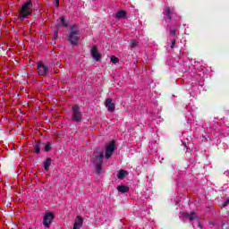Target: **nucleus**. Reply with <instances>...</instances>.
I'll use <instances>...</instances> for the list:
<instances>
[{
  "instance_id": "obj_1",
  "label": "nucleus",
  "mask_w": 229,
  "mask_h": 229,
  "mask_svg": "<svg viewBox=\"0 0 229 229\" xmlns=\"http://www.w3.org/2000/svg\"><path fill=\"white\" fill-rule=\"evenodd\" d=\"M33 8V2L31 0L27 1L24 4L21 5L19 13H20V21H24V19H28L30 15H31Z\"/></svg>"
},
{
  "instance_id": "obj_2",
  "label": "nucleus",
  "mask_w": 229,
  "mask_h": 229,
  "mask_svg": "<svg viewBox=\"0 0 229 229\" xmlns=\"http://www.w3.org/2000/svg\"><path fill=\"white\" fill-rule=\"evenodd\" d=\"M68 42L72 44V46H78L80 42V29L77 25H72L70 29L68 35Z\"/></svg>"
},
{
  "instance_id": "obj_3",
  "label": "nucleus",
  "mask_w": 229,
  "mask_h": 229,
  "mask_svg": "<svg viewBox=\"0 0 229 229\" xmlns=\"http://www.w3.org/2000/svg\"><path fill=\"white\" fill-rule=\"evenodd\" d=\"M72 123H81L83 121V113L80 106L74 105L72 106V113L70 116Z\"/></svg>"
},
{
  "instance_id": "obj_4",
  "label": "nucleus",
  "mask_w": 229,
  "mask_h": 229,
  "mask_svg": "<svg viewBox=\"0 0 229 229\" xmlns=\"http://www.w3.org/2000/svg\"><path fill=\"white\" fill-rule=\"evenodd\" d=\"M38 76H49V67L44 64L43 62L38 63Z\"/></svg>"
},
{
  "instance_id": "obj_5",
  "label": "nucleus",
  "mask_w": 229,
  "mask_h": 229,
  "mask_svg": "<svg viewBox=\"0 0 229 229\" xmlns=\"http://www.w3.org/2000/svg\"><path fill=\"white\" fill-rule=\"evenodd\" d=\"M103 158H105V151L100 150V151H95L93 153L92 157V162L93 164H103Z\"/></svg>"
},
{
  "instance_id": "obj_6",
  "label": "nucleus",
  "mask_w": 229,
  "mask_h": 229,
  "mask_svg": "<svg viewBox=\"0 0 229 229\" xmlns=\"http://www.w3.org/2000/svg\"><path fill=\"white\" fill-rule=\"evenodd\" d=\"M42 148H44V151L49 152L51 150V143L48 142L46 145H44V143H42V142H37L34 147L35 153L37 155H38V153H40V149H42Z\"/></svg>"
},
{
  "instance_id": "obj_7",
  "label": "nucleus",
  "mask_w": 229,
  "mask_h": 229,
  "mask_svg": "<svg viewBox=\"0 0 229 229\" xmlns=\"http://www.w3.org/2000/svg\"><path fill=\"white\" fill-rule=\"evenodd\" d=\"M55 219V215L51 212H47L43 217V225L46 228H49L51 226V223Z\"/></svg>"
},
{
  "instance_id": "obj_8",
  "label": "nucleus",
  "mask_w": 229,
  "mask_h": 229,
  "mask_svg": "<svg viewBox=\"0 0 229 229\" xmlns=\"http://www.w3.org/2000/svg\"><path fill=\"white\" fill-rule=\"evenodd\" d=\"M115 151V141H111L106 148V158L108 160Z\"/></svg>"
},
{
  "instance_id": "obj_9",
  "label": "nucleus",
  "mask_w": 229,
  "mask_h": 229,
  "mask_svg": "<svg viewBox=\"0 0 229 229\" xmlns=\"http://www.w3.org/2000/svg\"><path fill=\"white\" fill-rule=\"evenodd\" d=\"M165 19H168V21H171L173 19V15H174V7H170L169 5H166L163 12Z\"/></svg>"
},
{
  "instance_id": "obj_10",
  "label": "nucleus",
  "mask_w": 229,
  "mask_h": 229,
  "mask_svg": "<svg viewBox=\"0 0 229 229\" xmlns=\"http://www.w3.org/2000/svg\"><path fill=\"white\" fill-rule=\"evenodd\" d=\"M90 52H91V56L94 60H96L97 62H99V60H101V54H99V51L98 50V47L93 46Z\"/></svg>"
},
{
  "instance_id": "obj_11",
  "label": "nucleus",
  "mask_w": 229,
  "mask_h": 229,
  "mask_svg": "<svg viewBox=\"0 0 229 229\" xmlns=\"http://www.w3.org/2000/svg\"><path fill=\"white\" fill-rule=\"evenodd\" d=\"M83 226V219L81 218V216H78L75 218V223L73 225V229H80Z\"/></svg>"
},
{
  "instance_id": "obj_12",
  "label": "nucleus",
  "mask_w": 229,
  "mask_h": 229,
  "mask_svg": "<svg viewBox=\"0 0 229 229\" xmlns=\"http://www.w3.org/2000/svg\"><path fill=\"white\" fill-rule=\"evenodd\" d=\"M106 106L108 112H114L115 110V104L112 103V98H107L106 100Z\"/></svg>"
},
{
  "instance_id": "obj_13",
  "label": "nucleus",
  "mask_w": 229,
  "mask_h": 229,
  "mask_svg": "<svg viewBox=\"0 0 229 229\" xmlns=\"http://www.w3.org/2000/svg\"><path fill=\"white\" fill-rule=\"evenodd\" d=\"M183 217H185V219H189L190 221H194V219H196V213H184Z\"/></svg>"
},
{
  "instance_id": "obj_14",
  "label": "nucleus",
  "mask_w": 229,
  "mask_h": 229,
  "mask_svg": "<svg viewBox=\"0 0 229 229\" xmlns=\"http://www.w3.org/2000/svg\"><path fill=\"white\" fill-rule=\"evenodd\" d=\"M128 172H126L125 170H120L117 174V178L119 180H124V178L127 176Z\"/></svg>"
},
{
  "instance_id": "obj_15",
  "label": "nucleus",
  "mask_w": 229,
  "mask_h": 229,
  "mask_svg": "<svg viewBox=\"0 0 229 229\" xmlns=\"http://www.w3.org/2000/svg\"><path fill=\"white\" fill-rule=\"evenodd\" d=\"M118 192H122V194H124L125 192H128L130 191V188L128 186L120 185L117 187Z\"/></svg>"
},
{
  "instance_id": "obj_16",
  "label": "nucleus",
  "mask_w": 229,
  "mask_h": 229,
  "mask_svg": "<svg viewBox=\"0 0 229 229\" xmlns=\"http://www.w3.org/2000/svg\"><path fill=\"white\" fill-rule=\"evenodd\" d=\"M51 162H53L51 157L47 158V160L44 162L45 171H49V167H51Z\"/></svg>"
},
{
  "instance_id": "obj_17",
  "label": "nucleus",
  "mask_w": 229,
  "mask_h": 229,
  "mask_svg": "<svg viewBox=\"0 0 229 229\" xmlns=\"http://www.w3.org/2000/svg\"><path fill=\"white\" fill-rule=\"evenodd\" d=\"M123 17H126V11H119L116 13V19H123Z\"/></svg>"
},
{
  "instance_id": "obj_18",
  "label": "nucleus",
  "mask_w": 229,
  "mask_h": 229,
  "mask_svg": "<svg viewBox=\"0 0 229 229\" xmlns=\"http://www.w3.org/2000/svg\"><path fill=\"white\" fill-rule=\"evenodd\" d=\"M137 46H139V41H137V39L131 40V49H135V47H137Z\"/></svg>"
},
{
  "instance_id": "obj_19",
  "label": "nucleus",
  "mask_w": 229,
  "mask_h": 229,
  "mask_svg": "<svg viewBox=\"0 0 229 229\" xmlns=\"http://www.w3.org/2000/svg\"><path fill=\"white\" fill-rule=\"evenodd\" d=\"M95 165H96V171H97V173H98V174H101L103 163L95 164Z\"/></svg>"
},
{
  "instance_id": "obj_20",
  "label": "nucleus",
  "mask_w": 229,
  "mask_h": 229,
  "mask_svg": "<svg viewBox=\"0 0 229 229\" xmlns=\"http://www.w3.org/2000/svg\"><path fill=\"white\" fill-rule=\"evenodd\" d=\"M60 21H61V25H63L64 28H67V26H69V23H67V22L65 21V18L61 17V18H60Z\"/></svg>"
},
{
  "instance_id": "obj_21",
  "label": "nucleus",
  "mask_w": 229,
  "mask_h": 229,
  "mask_svg": "<svg viewBox=\"0 0 229 229\" xmlns=\"http://www.w3.org/2000/svg\"><path fill=\"white\" fill-rule=\"evenodd\" d=\"M111 62H112V64H119V58L113 55V56H111Z\"/></svg>"
},
{
  "instance_id": "obj_22",
  "label": "nucleus",
  "mask_w": 229,
  "mask_h": 229,
  "mask_svg": "<svg viewBox=\"0 0 229 229\" xmlns=\"http://www.w3.org/2000/svg\"><path fill=\"white\" fill-rule=\"evenodd\" d=\"M175 44H176V39H175V38H172V45L170 46V48H171V49H174Z\"/></svg>"
},
{
  "instance_id": "obj_23",
  "label": "nucleus",
  "mask_w": 229,
  "mask_h": 229,
  "mask_svg": "<svg viewBox=\"0 0 229 229\" xmlns=\"http://www.w3.org/2000/svg\"><path fill=\"white\" fill-rule=\"evenodd\" d=\"M170 35L171 37H174L176 35V30H174V29L170 30Z\"/></svg>"
},
{
  "instance_id": "obj_24",
  "label": "nucleus",
  "mask_w": 229,
  "mask_h": 229,
  "mask_svg": "<svg viewBox=\"0 0 229 229\" xmlns=\"http://www.w3.org/2000/svg\"><path fill=\"white\" fill-rule=\"evenodd\" d=\"M55 6L58 8L60 6V0H55Z\"/></svg>"
},
{
  "instance_id": "obj_25",
  "label": "nucleus",
  "mask_w": 229,
  "mask_h": 229,
  "mask_svg": "<svg viewBox=\"0 0 229 229\" xmlns=\"http://www.w3.org/2000/svg\"><path fill=\"white\" fill-rule=\"evenodd\" d=\"M226 205H229V199H227L222 205V207H226Z\"/></svg>"
},
{
  "instance_id": "obj_26",
  "label": "nucleus",
  "mask_w": 229,
  "mask_h": 229,
  "mask_svg": "<svg viewBox=\"0 0 229 229\" xmlns=\"http://www.w3.org/2000/svg\"><path fill=\"white\" fill-rule=\"evenodd\" d=\"M56 35H58V33H57V32H55V37H56Z\"/></svg>"
}]
</instances>
